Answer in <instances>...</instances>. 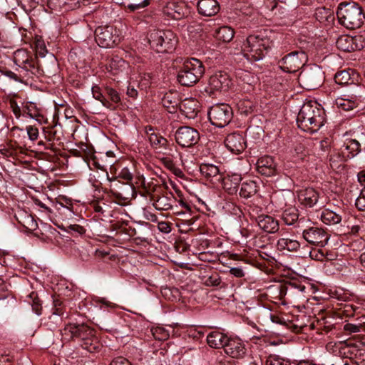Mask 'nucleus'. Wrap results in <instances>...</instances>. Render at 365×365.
Here are the masks:
<instances>
[{
	"mask_svg": "<svg viewBox=\"0 0 365 365\" xmlns=\"http://www.w3.org/2000/svg\"><path fill=\"white\" fill-rule=\"evenodd\" d=\"M26 301L31 305L33 311L37 315H40L41 314V303L36 292H32L31 293H30L27 296V299Z\"/></svg>",
	"mask_w": 365,
	"mask_h": 365,
	"instance_id": "obj_42",
	"label": "nucleus"
},
{
	"mask_svg": "<svg viewBox=\"0 0 365 365\" xmlns=\"http://www.w3.org/2000/svg\"><path fill=\"white\" fill-rule=\"evenodd\" d=\"M228 338L223 333L215 331L210 333L207 336V342L208 345L214 349H220L225 347Z\"/></svg>",
	"mask_w": 365,
	"mask_h": 365,
	"instance_id": "obj_31",
	"label": "nucleus"
},
{
	"mask_svg": "<svg viewBox=\"0 0 365 365\" xmlns=\"http://www.w3.org/2000/svg\"><path fill=\"white\" fill-rule=\"evenodd\" d=\"M201 174L212 183L220 182L222 180L218 167L212 164H202L200 168Z\"/></svg>",
	"mask_w": 365,
	"mask_h": 365,
	"instance_id": "obj_29",
	"label": "nucleus"
},
{
	"mask_svg": "<svg viewBox=\"0 0 365 365\" xmlns=\"http://www.w3.org/2000/svg\"><path fill=\"white\" fill-rule=\"evenodd\" d=\"M183 9L175 3H170L164 9V13L173 19L178 20L183 17Z\"/></svg>",
	"mask_w": 365,
	"mask_h": 365,
	"instance_id": "obj_37",
	"label": "nucleus"
},
{
	"mask_svg": "<svg viewBox=\"0 0 365 365\" xmlns=\"http://www.w3.org/2000/svg\"><path fill=\"white\" fill-rule=\"evenodd\" d=\"M234 34L235 31L233 29L227 26H221L215 31L216 38L225 43H228L232 41Z\"/></svg>",
	"mask_w": 365,
	"mask_h": 365,
	"instance_id": "obj_34",
	"label": "nucleus"
},
{
	"mask_svg": "<svg viewBox=\"0 0 365 365\" xmlns=\"http://www.w3.org/2000/svg\"><path fill=\"white\" fill-rule=\"evenodd\" d=\"M230 273L237 278H241L245 276V272L241 267H231Z\"/></svg>",
	"mask_w": 365,
	"mask_h": 365,
	"instance_id": "obj_63",
	"label": "nucleus"
},
{
	"mask_svg": "<svg viewBox=\"0 0 365 365\" xmlns=\"http://www.w3.org/2000/svg\"><path fill=\"white\" fill-rule=\"evenodd\" d=\"M271 30L264 29L256 34L250 35L242 46L244 56L250 61L262 59L273 46Z\"/></svg>",
	"mask_w": 365,
	"mask_h": 365,
	"instance_id": "obj_2",
	"label": "nucleus"
},
{
	"mask_svg": "<svg viewBox=\"0 0 365 365\" xmlns=\"http://www.w3.org/2000/svg\"><path fill=\"white\" fill-rule=\"evenodd\" d=\"M225 145L232 153H241L246 148V143L243 135L238 133L229 134L225 140Z\"/></svg>",
	"mask_w": 365,
	"mask_h": 365,
	"instance_id": "obj_17",
	"label": "nucleus"
},
{
	"mask_svg": "<svg viewBox=\"0 0 365 365\" xmlns=\"http://www.w3.org/2000/svg\"><path fill=\"white\" fill-rule=\"evenodd\" d=\"M325 122V111L317 101H309L304 103L297 117L298 127L311 133L318 131Z\"/></svg>",
	"mask_w": 365,
	"mask_h": 365,
	"instance_id": "obj_1",
	"label": "nucleus"
},
{
	"mask_svg": "<svg viewBox=\"0 0 365 365\" xmlns=\"http://www.w3.org/2000/svg\"><path fill=\"white\" fill-rule=\"evenodd\" d=\"M153 337L156 340L165 341L168 339L169 333L163 327H157L151 329Z\"/></svg>",
	"mask_w": 365,
	"mask_h": 365,
	"instance_id": "obj_48",
	"label": "nucleus"
},
{
	"mask_svg": "<svg viewBox=\"0 0 365 365\" xmlns=\"http://www.w3.org/2000/svg\"><path fill=\"white\" fill-rule=\"evenodd\" d=\"M150 142L153 145H159L166 148L168 145V140L162 136H159L157 134L153 133L150 135Z\"/></svg>",
	"mask_w": 365,
	"mask_h": 365,
	"instance_id": "obj_50",
	"label": "nucleus"
},
{
	"mask_svg": "<svg viewBox=\"0 0 365 365\" xmlns=\"http://www.w3.org/2000/svg\"><path fill=\"white\" fill-rule=\"evenodd\" d=\"M362 88L359 85H354V90L350 95H344L335 101L337 108L344 111H349L356 108L358 100L361 97Z\"/></svg>",
	"mask_w": 365,
	"mask_h": 365,
	"instance_id": "obj_13",
	"label": "nucleus"
},
{
	"mask_svg": "<svg viewBox=\"0 0 365 365\" xmlns=\"http://www.w3.org/2000/svg\"><path fill=\"white\" fill-rule=\"evenodd\" d=\"M319 193L313 188L308 187L300 191L298 197L303 205L309 207L314 206L319 200Z\"/></svg>",
	"mask_w": 365,
	"mask_h": 365,
	"instance_id": "obj_30",
	"label": "nucleus"
},
{
	"mask_svg": "<svg viewBox=\"0 0 365 365\" xmlns=\"http://www.w3.org/2000/svg\"><path fill=\"white\" fill-rule=\"evenodd\" d=\"M307 61V55L305 51H295L284 56L278 61L279 67L284 72L294 73L303 68Z\"/></svg>",
	"mask_w": 365,
	"mask_h": 365,
	"instance_id": "obj_8",
	"label": "nucleus"
},
{
	"mask_svg": "<svg viewBox=\"0 0 365 365\" xmlns=\"http://www.w3.org/2000/svg\"><path fill=\"white\" fill-rule=\"evenodd\" d=\"M96 153V151L93 148V158H92L93 165H95L97 168L104 171L106 173V175L108 176V173L106 171V167L108 166V164L106 163V161H107V157L108 156V153H110V151L106 150L104 152L105 160H101V163H100L98 162L97 157L95 155Z\"/></svg>",
	"mask_w": 365,
	"mask_h": 365,
	"instance_id": "obj_46",
	"label": "nucleus"
},
{
	"mask_svg": "<svg viewBox=\"0 0 365 365\" xmlns=\"http://www.w3.org/2000/svg\"><path fill=\"white\" fill-rule=\"evenodd\" d=\"M315 18L321 23L329 22L334 19V12L330 9L319 7L315 11Z\"/></svg>",
	"mask_w": 365,
	"mask_h": 365,
	"instance_id": "obj_38",
	"label": "nucleus"
},
{
	"mask_svg": "<svg viewBox=\"0 0 365 365\" xmlns=\"http://www.w3.org/2000/svg\"><path fill=\"white\" fill-rule=\"evenodd\" d=\"M118 178L125 181L126 183H130L133 180V175L127 168H123L119 173Z\"/></svg>",
	"mask_w": 365,
	"mask_h": 365,
	"instance_id": "obj_55",
	"label": "nucleus"
},
{
	"mask_svg": "<svg viewBox=\"0 0 365 365\" xmlns=\"http://www.w3.org/2000/svg\"><path fill=\"white\" fill-rule=\"evenodd\" d=\"M26 131L29 135V138L31 140L34 141L37 140L38 137V130L37 128L32 125H29L26 127Z\"/></svg>",
	"mask_w": 365,
	"mask_h": 365,
	"instance_id": "obj_56",
	"label": "nucleus"
},
{
	"mask_svg": "<svg viewBox=\"0 0 365 365\" xmlns=\"http://www.w3.org/2000/svg\"><path fill=\"white\" fill-rule=\"evenodd\" d=\"M277 246L279 250L295 252L299 249L300 243L296 240L282 237L278 240Z\"/></svg>",
	"mask_w": 365,
	"mask_h": 365,
	"instance_id": "obj_32",
	"label": "nucleus"
},
{
	"mask_svg": "<svg viewBox=\"0 0 365 365\" xmlns=\"http://www.w3.org/2000/svg\"><path fill=\"white\" fill-rule=\"evenodd\" d=\"M336 47L345 52H351L364 48L365 43L361 36H341L336 41Z\"/></svg>",
	"mask_w": 365,
	"mask_h": 365,
	"instance_id": "obj_14",
	"label": "nucleus"
},
{
	"mask_svg": "<svg viewBox=\"0 0 365 365\" xmlns=\"http://www.w3.org/2000/svg\"><path fill=\"white\" fill-rule=\"evenodd\" d=\"M31 58V55L25 49H18L14 53V61L18 68L25 66Z\"/></svg>",
	"mask_w": 365,
	"mask_h": 365,
	"instance_id": "obj_39",
	"label": "nucleus"
},
{
	"mask_svg": "<svg viewBox=\"0 0 365 365\" xmlns=\"http://www.w3.org/2000/svg\"><path fill=\"white\" fill-rule=\"evenodd\" d=\"M242 180L241 175L234 173L226 177L222 176L221 182L224 190L230 195L237 193L238 186Z\"/></svg>",
	"mask_w": 365,
	"mask_h": 365,
	"instance_id": "obj_28",
	"label": "nucleus"
},
{
	"mask_svg": "<svg viewBox=\"0 0 365 365\" xmlns=\"http://www.w3.org/2000/svg\"><path fill=\"white\" fill-rule=\"evenodd\" d=\"M355 309L351 304H341L337 309L336 315L339 318L351 317L354 315Z\"/></svg>",
	"mask_w": 365,
	"mask_h": 365,
	"instance_id": "obj_45",
	"label": "nucleus"
},
{
	"mask_svg": "<svg viewBox=\"0 0 365 365\" xmlns=\"http://www.w3.org/2000/svg\"><path fill=\"white\" fill-rule=\"evenodd\" d=\"M146 38L150 47L161 53L171 52L178 43V38L171 30H150Z\"/></svg>",
	"mask_w": 365,
	"mask_h": 365,
	"instance_id": "obj_5",
	"label": "nucleus"
},
{
	"mask_svg": "<svg viewBox=\"0 0 365 365\" xmlns=\"http://www.w3.org/2000/svg\"><path fill=\"white\" fill-rule=\"evenodd\" d=\"M257 191V186L255 181H245L241 185L240 195L244 198H249L254 195Z\"/></svg>",
	"mask_w": 365,
	"mask_h": 365,
	"instance_id": "obj_36",
	"label": "nucleus"
},
{
	"mask_svg": "<svg viewBox=\"0 0 365 365\" xmlns=\"http://www.w3.org/2000/svg\"><path fill=\"white\" fill-rule=\"evenodd\" d=\"M159 230L164 233H169L171 231L170 225L167 222H160L158 224Z\"/></svg>",
	"mask_w": 365,
	"mask_h": 365,
	"instance_id": "obj_64",
	"label": "nucleus"
},
{
	"mask_svg": "<svg viewBox=\"0 0 365 365\" xmlns=\"http://www.w3.org/2000/svg\"><path fill=\"white\" fill-rule=\"evenodd\" d=\"M309 255L312 259L318 261H323L325 259V255L321 249L311 251Z\"/></svg>",
	"mask_w": 365,
	"mask_h": 365,
	"instance_id": "obj_57",
	"label": "nucleus"
},
{
	"mask_svg": "<svg viewBox=\"0 0 365 365\" xmlns=\"http://www.w3.org/2000/svg\"><path fill=\"white\" fill-rule=\"evenodd\" d=\"M110 365H131V363L123 356H118L113 359Z\"/></svg>",
	"mask_w": 365,
	"mask_h": 365,
	"instance_id": "obj_61",
	"label": "nucleus"
},
{
	"mask_svg": "<svg viewBox=\"0 0 365 365\" xmlns=\"http://www.w3.org/2000/svg\"><path fill=\"white\" fill-rule=\"evenodd\" d=\"M224 350L227 355L235 359L242 358L246 354L245 345L238 339L230 338Z\"/></svg>",
	"mask_w": 365,
	"mask_h": 365,
	"instance_id": "obj_22",
	"label": "nucleus"
},
{
	"mask_svg": "<svg viewBox=\"0 0 365 365\" xmlns=\"http://www.w3.org/2000/svg\"><path fill=\"white\" fill-rule=\"evenodd\" d=\"M344 147L348 151L346 158H352L356 156L361 150L360 143L356 140L350 139L347 140L344 143Z\"/></svg>",
	"mask_w": 365,
	"mask_h": 365,
	"instance_id": "obj_41",
	"label": "nucleus"
},
{
	"mask_svg": "<svg viewBox=\"0 0 365 365\" xmlns=\"http://www.w3.org/2000/svg\"><path fill=\"white\" fill-rule=\"evenodd\" d=\"M197 9L201 16L210 17L219 12L220 6L217 0H199Z\"/></svg>",
	"mask_w": 365,
	"mask_h": 365,
	"instance_id": "obj_23",
	"label": "nucleus"
},
{
	"mask_svg": "<svg viewBox=\"0 0 365 365\" xmlns=\"http://www.w3.org/2000/svg\"><path fill=\"white\" fill-rule=\"evenodd\" d=\"M306 286L298 281H287L280 285L279 294L282 297L286 295L293 297L304 292Z\"/></svg>",
	"mask_w": 365,
	"mask_h": 365,
	"instance_id": "obj_25",
	"label": "nucleus"
},
{
	"mask_svg": "<svg viewBox=\"0 0 365 365\" xmlns=\"http://www.w3.org/2000/svg\"><path fill=\"white\" fill-rule=\"evenodd\" d=\"M95 41L102 48H111L118 44L120 37L113 26H99L95 30Z\"/></svg>",
	"mask_w": 365,
	"mask_h": 365,
	"instance_id": "obj_9",
	"label": "nucleus"
},
{
	"mask_svg": "<svg viewBox=\"0 0 365 365\" xmlns=\"http://www.w3.org/2000/svg\"><path fill=\"white\" fill-rule=\"evenodd\" d=\"M334 81L339 85H356L354 83L353 80H351L349 72L346 70L337 72L334 76Z\"/></svg>",
	"mask_w": 365,
	"mask_h": 365,
	"instance_id": "obj_44",
	"label": "nucleus"
},
{
	"mask_svg": "<svg viewBox=\"0 0 365 365\" xmlns=\"http://www.w3.org/2000/svg\"><path fill=\"white\" fill-rule=\"evenodd\" d=\"M91 330L88 327H85L83 325H76L69 324L66 325L63 330H61L62 340L63 341H69L75 336H79L82 339H86V334L84 331Z\"/></svg>",
	"mask_w": 365,
	"mask_h": 365,
	"instance_id": "obj_19",
	"label": "nucleus"
},
{
	"mask_svg": "<svg viewBox=\"0 0 365 365\" xmlns=\"http://www.w3.org/2000/svg\"><path fill=\"white\" fill-rule=\"evenodd\" d=\"M16 71H19L24 75L26 81L34 77L39 78L44 75V71L38 63L36 58H31L20 68H17Z\"/></svg>",
	"mask_w": 365,
	"mask_h": 365,
	"instance_id": "obj_15",
	"label": "nucleus"
},
{
	"mask_svg": "<svg viewBox=\"0 0 365 365\" xmlns=\"http://www.w3.org/2000/svg\"><path fill=\"white\" fill-rule=\"evenodd\" d=\"M203 284L207 287H220L224 289L227 286L226 283L222 282L220 276L217 272L207 277Z\"/></svg>",
	"mask_w": 365,
	"mask_h": 365,
	"instance_id": "obj_43",
	"label": "nucleus"
},
{
	"mask_svg": "<svg viewBox=\"0 0 365 365\" xmlns=\"http://www.w3.org/2000/svg\"><path fill=\"white\" fill-rule=\"evenodd\" d=\"M17 73H14L11 71H5L4 74L8 78L14 80L15 81L20 82V83H26V81L23 76L24 75L22 73H21L19 71H16Z\"/></svg>",
	"mask_w": 365,
	"mask_h": 365,
	"instance_id": "obj_52",
	"label": "nucleus"
},
{
	"mask_svg": "<svg viewBox=\"0 0 365 365\" xmlns=\"http://www.w3.org/2000/svg\"><path fill=\"white\" fill-rule=\"evenodd\" d=\"M15 218L20 225L29 232H33L38 227V224L34 217L25 210H18L15 214Z\"/></svg>",
	"mask_w": 365,
	"mask_h": 365,
	"instance_id": "obj_27",
	"label": "nucleus"
},
{
	"mask_svg": "<svg viewBox=\"0 0 365 365\" xmlns=\"http://www.w3.org/2000/svg\"><path fill=\"white\" fill-rule=\"evenodd\" d=\"M236 106L241 114L248 115L254 110L255 104L250 99L242 98L237 101Z\"/></svg>",
	"mask_w": 365,
	"mask_h": 365,
	"instance_id": "obj_40",
	"label": "nucleus"
},
{
	"mask_svg": "<svg viewBox=\"0 0 365 365\" xmlns=\"http://www.w3.org/2000/svg\"><path fill=\"white\" fill-rule=\"evenodd\" d=\"M105 192L98 188V185L93 183V209L95 215L93 220L95 221H104V217L108 215L106 214L108 205L103 201Z\"/></svg>",
	"mask_w": 365,
	"mask_h": 365,
	"instance_id": "obj_11",
	"label": "nucleus"
},
{
	"mask_svg": "<svg viewBox=\"0 0 365 365\" xmlns=\"http://www.w3.org/2000/svg\"><path fill=\"white\" fill-rule=\"evenodd\" d=\"M132 2L127 5V8L130 11L145 8L150 4V0H131Z\"/></svg>",
	"mask_w": 365,
	"mask_h": 365,
	"instance_id": "obj_47",
	"label": "nucleus"
},
{
	"mask_svg": "<svg viewBox=\"0 0 365 365\" xmlns=\"http://www.w3.org/2000/svg\"><path fill=\"white\" fill-rule=\"evenodd\" d=\"M344 215V212L340 207H337L334 210L327 208L322 212L320 219L323 223L327 225H334L340 223Z\"/></svg>",
	"mask_w": 365,
	"mask_h": 365,
	"instance_id": "obj_24",
	"label": "nucleus"
},
{
	"mask_svg": "<svg viewBox=\"0 0 365 365\" xmlns=\"http://www.w3.org/2000/svg\"><path fill=\"white\" fill-rule=\"evenodd\" d=\"M299 83L304 89L311 91L319 88L324 81V73L316 64L304 66L299 77Z\"/></svg>",
	"mask_w": 365,
	"mask_h": 365,
	"instance_id": "obj_6",
	"label": "nucleus"
},
{
	"mask_svg": "<svg viewBox=\"0 0 365 365\" xmlns=\"http://www.w3.org/2000/svg\"><path fill=\"white\" fill-rule=\"evenodd\" d=\"M36 53L41 57L45 56L46 53H47V50L43 42L39 41L36 42Z\"/></svg>",
	"mask_w": 365,
	"mask_h": 365,
	"instance_id": "obj_62",
	"label": "nucleus"
},
{
	"mask_svg": "<svg viewBox=\"0 0 365 365\" xmlns=\"http://www.w3.org/2000/svg\"><path fill=\"white\" fill-rule=\"evenodd\" d=\"M302 237L309 245L324 247L328 242L329 235L325 230L318 227H310L304 229Z\"/></svg>",
	"mask_w": 365,
	"mask_h": 365,
	"instance_id": "obj_10",
	"label": "nucleus"
},
{
	"mask_svg": "<svg viewBox=\"0 0 365 365\" xmlns=\"http://www.w3.org/2000/svg\"><path fill=\"white\" fill-rule=\"evenodd\" d=\"M361 329V325H356L351 323H347L344 326V331L348 334L358 333L360 331Z\"/></svg>",
	"mask_w": 365,
	"mask_h": 365,
	"instance_id": "obj_54",
	"label": "nucleus"
},
{
	"mask_svg": "<svg viewBox=\"0 0 365 365\" xmlns=\"http://www.w3.org/2000/svg\"><path fill=\"white\" fill-rule=\"evenodd\" d=\"M153 201V206L158 210H168L173 207L171 200L172 199L165 195H155L152 197Z\"/></svg>",
	"mask_w": 365,
	"mask_h": 365,
	"instance_id": "obj_33",
	"label": "nucleus"
},
{
	"mask_svg": "<svg viewBox=\"0 0 365 365\" xmlns=\"http://www.w3.org/2000/svg\"><path fill=\"white\" fill-rule=\"evenodd\" d=\"M336 16L339 24L348 29L360 28L365 19L362 7L354 1L339 4Z\"/></svg>",
	"mask_w": 365,
	"mask_h": 365,
	"instance_id": "obj_3",
	"label": "nucleus"
},
{
	"mask_svg": "<svg viewBox=\"0 0 365 365\" xmlns=\"http://www.w3.org/2000/svg\"><path fill=\"white\" fill-rule=\"evenodd\" d=\"M199 103L193 98H185L181 101L179 110L185 117L190 119H194L199 111Z\"/></svg>",
	"mask_w": 365,
	"mask_h": 365,
	"instance_id": "obj_26",
	"label": "nucleus"
},
{
	"mask_svg": "<svg viewBox=\"0 0 365 365\" xmlns=\"http://www.w3.org/2000/svg\"><path fill=\"white\" fill-rule=\"evenodd\" d=\"M107 94L113 102L118 103L120 101V94L113 88H107Z\"/></svg>",
	"mask_w": 365,
	"mask_h": 365,
	"instance_id": "obj_58",
	"label": "nucleus"
},
{
	"mask_svg": "<svg viewBox=\"0 0 365 365\" xmlns=\"http://www.w3.org/2000/svg\"><path fill=\"white\" fill-rule=\"evenodd\" d=\"M256 168L257 172L262 175L271 177L277 173V164L274 158L269 155H264L257 161Z\"/></svg>",
	"mask_w": 365,
	"mask_h": 365,
	"instance_id": "obj_16",
	"label": "nucleus"
},
{
	"mask_svg": "<svg viewBox=\"0 0 365 365\" xmlns=\"http://www.w3.org/2000/svg\"><path fill=\"white\" fill-rule=\"evenodd\" d=\"M93 98L99 101L102 105L108 107V102L104 96L102 94L101 89L98 86H93Z\"/></svg>",
	"mask_w": 365,
	"mask_h": 365,
	"instance_id": "obj_51",
	"label": "nucleus"
},
{
	"mask_svg": "<svg viewBox=\"0 0 365 365\" xmlns=\"http://www.w3.org/2000/svg\"><path fill=\"white\" fill-rule=\"evenodd\" d=\"M10 107L12 110L13 113L16 116V118H19L21 115V108L18 106L17 103L14 101L11 100L9 102Z\"/></svg>",
	"mask_w": 365,
	"mask_h": 365,
	"instance_id": "obj_60",
	"label": "nucleus"
},
{
	"mask_svg": "<svg viewBox=\"0 0 365 365\" xmlns=\"http://www.w3.org/2000/svg\"><path fill=\"white\" fill-rule=\"evenodd\" d=\"M299 216V210L295 207H289L283 211L282 218L286 225H292L298 220Z\"/></svg>",
	"mask_w": 365,
	"mask_h": 365,
	"instance_id": "obj_35",
	"label": "nucleus"
},
{
	"mask_svg": "<svg viewBox=\"0 0 365 365\" xmlns=\"http://www.w3.org/2000/svg\"><path fill=\"white\" fill-rule=\"evenodd\" d=\"M356 207L360 210H365V187L361 190L355 202Z\"/></svg>",
	"mask_w": 365,
	"mask_h": 365,
	"instance_id": "obj_53",
	"label": "nucleus"
},
{
	"mask_svg": "<svg viewBox=\"0 0 365 365\" xmlns=\"http://www.w3.org/2000/svg\"><path fill=\"white\" fill-rule=\"evenodd\" d=\"M161 103L169 113H175L181 103L180 95L177 91H169L163 96Z\"/></svg>",
	"mask_w": 365,
	"mask_h": 365,
	"instance_id": "obj_20",
	"label": "nucleus"
},
{
	"mask_svg": "<svg viewBox=\"0 0 365 365\" xmlns=\"http://www.w3.org/2000/svg\"><path fill=\"white\" fill-rule=\"evenodd\" d=\"M110 255L109 249L107 247V250L103 249H96L95 251V257L96 259H106L108 258V259H110V257H108V256Z\"/></svg>",
	"mask_w": 365,
	"mask_h": 365,
	"instance_id": "obj_59",
	"label": "nucleus"
},
{
	"mask_svg": "<svg viewBox=\"0 0 365 365\" xmlns=\"http://www.w3.org/2000/svg\"><path fill=\"white\" fill-rule=\"evenodd\" d=\"M259 227L265 232L275 233L279 230V225L277 219L268 215H260L255 218Z\"/></svg>",
	"mask_w": 365,
	"mask_h": 365,
	"instance_id": "obj_21",
	"label": "nucleus"
},
{
	"mask_svg": "<svg viewBox=\"0 0 365 365\" xmlns=\"http://www.w3.org/2000/svg\"><path fill=\"white\" fill-rule=\"evenodd\" d=\"M266 365H290L288 360L278 356L269 355L266 360Z\"/></svg>",
	"mask_w": 365,
	"mask_h": 365,
	"instance_id": "obj_49",
	"label": "nucleus"
},
{
	"mask_svg": "<svg viewBox=\"0 0 365 365\" xmlns=\"http://www.w3.org/2000/svg\"><path fill=\"white\" fill-rule=\"evenodd\" d=\"M175 138L180 146L191 147L198 142L200 135L197 130L189 126H182L175 132Z\"/></svg>",
	"mask_w": 365,
	"mask_h": 365,
	"instance_id": "obj_12",
	"label": "nucleus"
},
{
	"mask_svg": "<svg viewBox=\"0 0 365 365\" xmlns=\"http://www.w3.org/2000/svg\"><path fill=\"white\" fill-rule=\"evenodd\" d=\"M230 79L226 73L218 72L210 77L209 86L211 90L226 91L230 85Z\"/></svg>",
	"mask_w": 365,
	"mask_h": 365,
	"instance_id": "obj_18",
	"label": "nucleus"
},
{
	"mask_svg": "<svg viewBox=\"0 0 365 365\" xmlns=\"http://www.w3.org/2000/svg\"><path fill=\"white\" fill-rule=\"evenodd\" d=\"M232 109L226 103L215 104L210 108L208 118L210 123L218 128H224L231 121Z\"/></svg>",
	"mask_w": 365,
	"mask_h": 365,
	"instance_id": "obj_7",
	"label": "nucleus"
},
{
	"mask_svg": "<svg viewBox=\"0 0 365 365\" xmlns=\"http://www.w3.org/2000/svg\"><path fill=\"white\" fill-rule=\"evenodd\" d=\"M205 71V68L201 61L195 58H186L179 68L177 80L181 86L190 87L201 79Z\"/></svg>",
	"mask_w": 365,
	"mask_h": 365,
	"instance_id": "obj_4",
	"label": "nucleus"
}]
</instances>
